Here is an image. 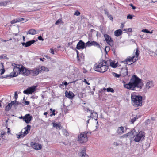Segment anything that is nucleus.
Returning <instances> with one entry per match:
<instances>
[{
  "instance_id": "1",
  "label": "nucleus",
  "mask_w": 157,
  "mask_h": 157,
  "mask_svg": "<svg viewBox=\"0 0 157 157\" xmlns=\"http://www.w3.org/2000/svg\"><path fill=\"white\" fill-rule=\"evenodd\" d=\"M126 88L136 91H139L142 88L143 83L142 80L136 75H133L132 77L129 82L124 85Z\"/></svg>"
},
{
  "instance_id": "2",
  "label": "nucleus",
  "mask_w": 157,
  "mask_h": 157,
  "mask_svg": "<svg viewBox=\"0 0 157 157\" xmlns=\"http://www.w3.org/2000/svg\"><path fill=\"white\" fill-rule=\"evenodd\" d=\"M30 74V70L27 69L22 65H17V66L13 68V71L10 74V76L12 77H16L19 74L28 76Z\"/></svg>"
},
{
  "instance_id": "3",
  "label": "nucleus",
  "mask_w": 157,
  "mask_h": 157,
  "mask_svg": "<svg viewBox=\"0 0 157 157\" xmlns=\"http://www.w3.org/2000/svg\"><path fill=\"white\" fill-rule=\"evenodd\" d=\"M108 68V65H107L106 61L105 60L101 62L98 65H95L94 67L96 71L102 73L106 71Z\"/></svg>"
},
{
  "instance_id": "4",
  "label": "nucleus",
  "mask_w": 157,
  "mask_h": 157,
  "mask_svg": "<svg viewBox=\"0 0 157 157\" xmlns=\"http://www.w3.org/2000/svg\"><path fill=\"white\" fill-rule=\"evenodd\" d=\"M131 98L132 103L134 105H142V97L141 96L132 94Z\"/></svg>"
},
{
  "instance_id": "5",
  "label": "nucleus",
  "mask_w": 157,
  "mask_h": 157,
  "mask_svg": "<svg viewBox=\"0 0 157 157\" xmlns=\"http://www.w3.org/2000/svg\"><path fill=\"white\" fill-rule=\"evenodd\" d=\"M145 137L144 133L142 131H140L136 135L134 140L136 142H139L140 140H143Z\"/></svg>"
},
{
  "instance_id": "6",
  "label": "nucleus",
  "mask_w": 157,
  "mask_h": 157,
  "mask_svg": "<svg viewBox=\"0 0 157 157\" xmlns=\"http://www.w3.org/2000/svg\"><path fill=\"white\" fill-rule=\"evenodd\" d=\"M78 141L81 143H83L86 142L88 141V138L86 134L83 132L81 133L78 136Z\"/></svg>"
},
{
  "instance_id": "7",
  "label": "nucleus",
  "mask_w": 157,
  "mask_h": 157,
  "mask_svg": "<svg viewBox=\"0 0 157 157\" xmlns=\"http://www.w3.org/2000/svg\"><path fill=\"white\" fill-rule=\"evenodd\" d=\"M37 86H33L30 87H28L26 90L23 91V93L26 94H32V93L34 92L36 90V89Z\"/></svg>"
},
{
  "instance_id": "8",
  "label": "nucleus",
  "mask_w": 157,
  "mask_h": 157,
  "mask_svg": "<svg viewBox=\"0 0 157 157\" xmlns=\"http://www.w3.org/2000/svg\"><path fill=\"white\" fill-rule=\"evenodd\" d=\"M104 37L107 43L110 46H113L114 45L113 41L111 37L107 34H105Z\"/></svg>"
},
{
  "instance_id": "9",
  "label": "nucleus",
  "mask_w": 157,
  "mask_h": 157,
  "mask_svg": "<svg viewBox=\"0 0 157 157\" xmlns=\"http://www.w3.org/2000/svg\"><path fill=\"white\" fill-rule=\"evenodd\" d=\"M92 46H96L98 48H101L99 44L96 41H89L86 43V47H90Z\"/></svg>"
},
{
  "instance_id": "10",
  "label": "nucleus",
  "mask_w": 157,
  "mask_h": 157,
  "mask_svg": "<svg viewBox=\"0 0 157 157\" xmlns=\"http://www.w3.org/2000/svg\"><path fill=\"white\" fill-rule=\"evenodd\" d=\"M86 47V44H85L82 40H80L77 43L76 48L79 50L81 49H83Z\"/></svg>"
},
{
  "instance_id": "11",
  "label": "nucleus",
  "mask_w": 157,
  "mask_h": 157,
  "mask_svg": "<svg viewBox=\"0 0 157 157\" xmlns=\"http://www.w3.org/2000/svg\"><path fill=\"white\" fill-rule=\"evenodd\" d=\"M32 117L30 114H26L25 116L23 117L22 119L27 124L29 123L32 120Z\"/></svg>"
},
{
  "instance_id": "12",
  "label": "nucleus",
  "mask_w": 157,
  "mask_h": 157,
  "mask_svg": "<svg viewBox=\"0 0 157 157\" xmlns=\"http://www.w3.org/2000/svg\"><path fill=\"white\" fill-rule=\"evenodd\" d=\"M31 145L33 148L36 150H40L42 148L41 145L38 143H33V144L31 143Z\"/></svg>"
},
{
  "instance_id": "13",
  "label": "nucleus",
  "mask_w": 157,
  "mask_h": 157,
  "mask_svg": "<svg viewBox=\"0 0 157 157\" xmlns=\"http://www.w3.org/2000/svg\"><path fill=\"white\" fill-rule=\"evenodd\" d=\"M31 73L34 76H36L40 72V70H39L38 67L34 68L30 71Z\"/></svg>"
},
{
  "instance_id": "14",
  "label": "nucleus",
  "mask_w": 157,
  "mask_h": 157,
  "mask_svg": "<svg viewBox=\"0 0 157 157\" xmlns=\"http://www.w3.org/2000/svg\"><path fill=\"white\" fill-rule=\"evenodd\" d=\"M35 41L34 40L29 41L26 42H23L22 43V44L23 46H25V47H28L30 46L32 44L35 43Z\"/></svg>"
},
{
  "instance_id": "15",
  "label": "nucleus",
  "mask_w": 157,
  "mask_h": 157,
  "mask_svg": "<svg viewBox=\"0 0 157 157\" xmlns=\"http://www.w3.org/2000/svg\"><path fill=\"white\" fill-rule=\"evenodd\" d=\"M65 95L66 97L70 99H72L74 96V94L73 93L70 91L68 92L66 91L65 92Z\"/></svg>"
},
{
  "instance_id": "16",
  "label": "nucleus",
  "mask_w": 157,
  "mask_h": 157,
  "mask_svg": "<svg viewBox=\"0 0 157 157\" xmlns=\"http://www.w3.org/2000/svg\"><path fill=\"white\" fill-rule=\"evenodd\" d=\"M31 128V126L29 125H27V126L24 128L25 129V131L23 132V135L22 134V136L23 137L26 135L29 132Z\"/></svg>"
},
{
  "instance_id": "17",
  "label": "nucleus",
  "mask_w": 157,
  "mask_h": 157,
  "mask_svg": "<svg viewBox=\"0 0 157 157\" xmlns=\"http://www.w3.org/2000/svg\"><path fill=\"white\" fill-rule=\"evenodd\" d=\"M135 56H133L132 57L128 58L125 60L122 61V62L126 64H128V61L131 62L132 61L133 62V61L135 60Z\"/></svg>"
},
{
  "instance_id": "18",
  "label": "nucleus",
  "mask_w": 157,
  "mask_h": 157,
  "mask_svg": "<svg viewBox=\"0 0 157 157\" xmlns=\"http://www.w3.org/2000/svg\"><path fill=\"white\" fill-rule=\"evenodd\" d=\"M86 148H84L81 151L79 155L81 157H88V155L86 153Z\"/></svg>"
},
{
  "instance_id": "19",
  "label": "nucleus",
  "mask_w": 157,
  "mask_h": 157,
  "mask_svg": "<svg viewBox=\"0 0 157 157\" xmlns=\"http://www.w3.org/2000/svg\"><path fill=\"white\" fill-rule=\"evenodd\" d=\"M124 132V129L123 127L121 126L118 128L117 133L118 134L121 135Z\"/></svg>"
},
{
  "instance_id": "20",
  "label": "nucleus",
  "mask_w": 157,
  "mask_h": 157,
  "mask_svg": "<svg viewBox=\"0 0 157 157\" xmlns=\"http://www.w3.org/2000/svg\"><path fill=\"white\" fill-rule=\"evenodd\" d=\"M39 32V31H37L34 29H31L28 31L27 34H30L34 35L38 33Z\"/></svg>"
},
{
  "instance_id": "21",
  "label": "nucleus",
  "mask_w": 157,
  "mask_h": 157,
  "mask_svg": "<svg viewBox=\"0 0 157 157\" xmlns=\"http://www.w3.org/2000/svg\"><path fill=\"white\" fill-rule=\"evenodd\" d=\"M129 133V138H134L136 135V132L135 130H133L130 132H128Z\"/></svg>"
},
{
  "instance_id": "22",
  "label": "nucleus",
  "mask_w": 157,
  "mask_h": 157,
  "mask_svg": "<svg viewBox=\"0 0 157 157\" xmlns=\"http://www.w3.org/2000/svg\"><path fill=\"white\" fill-rule=\"evenodd\" d=\"M146 88L149 89L150 88H151L154 86L153 82L152 81H149L147 82L146 85Z\"/></svg>"
},
{
  "instance_id": "23",
  "label": "nucleus",
  "mask_w": 157,
  "mask_h": 157,
  "mask_svg": "<svg viewBox=\"0 0 157 157\" xmlns=\"http://www.w3.org/2000/svg\"><path fill=\"white\" fill-rule=\"evenodd\" d=\"M139 54V51L138 48H137L136 52H135V54L134 55L135 56V60L133 61V62H135L138 59V56Z\"/></svg>"
},
{
  "instance_id": "24",
  "label": "nucleus",
  "mask_w": 157,
  "mask_h": 157,
  "mask_svg": "<svg viewBox=\"0 0 157 157\" xmlns=\"http://www.w3.org/2000/svg\"><path fill=\"white\" fill-rule=\"evenodd\" d=\"M122 33V32L121 29H118L114 32L115 35L117 37L119 36Z\"/></svg>"
},
{
  "instance_id": "25",
  "label": "nucleus",
  "mask_w": 157,
  "mask_h": 157,
  "mask_svg": "<svg viewBox=\"0 0 157 157\" xmlns=\"http://www.w3.org/2000/svg\"><path fill=\"white\" fill-rule=\"evenodd\" d=\"M52 124H53V127L56 128V129H60L62 128V127L61 125L60 124H59L58 123H53Z\"/></svg>"
},
{
  "instance_id": "26",
  "label": "nucleus",
  "mask_w": 157,
  "mask_h": 157,
  "mask_svg": "<svg viewBox=\"0 0 157 157\" xmlns=\"http://www.w3.org/2000/svg\"><path fill=\"white\" fill-rule=\"evenodd\" d=\"M12 103L15 109L17 108L18 106L19 105H21V103L19 102L18 101H17L16 100L12 101Z\"/></svg>"
},
{
  "instance_id": "27",
  "label": "nucleus",
  "mask_w": 157,
  "mask_h": 157,
  "mask_svg": "<svg viewBox=\"0 0 157 157\" xmlns=\"http://www.w3.org/2000/svg\"><path fill=\"white\" fill-rule=\"evenodd\" d=\"M121 74L123 76H125L128 75V70L127 68L123 69L121 71Z\"/></svg>"
},
{
  "instance_id": "28",
  "label": "nucleus",
  "mask_w": 157,
  "mask_h": 157,
  "mask_svg": "<svg viewBox=\"0 0 157 157\" xmlns=\"http://www.w3.org/2000/svg\"><path fill=\"white\" fill-rule=\"evenodd\" d=\"M13 105L12 101L11 103H9L8 105L6 107V111H8L10 110L11 108V107Z\"/></svg>"
},
{
  "instance_id": "29",
  "label": "nucleus",
  "mask_w": 157,
  "mask_h": 157,
  "mask_svg": "<svg viewBox=\"0 0 157 157\" xmlns=\"http://www.w3.org/2000/svg\"><path fill=\"white\" fill-rule=\"evenodd\" d=\"M117 63H115V62L113 61V62L110 63V66L113 68H116L117 66Z\"/></svg>"
},
{
  "instance_id": "30",
  "label": "nucleus",
  "mask_w": 157,
  "mask_h": 157,
  "mask_svg": "<svg viewBox=\"0 0 157 157\" xmlns=\"http://www.w3.org/2000/svg\"><path fill=\"white\" fill-rule=\"evenodd\" d=\"M85 111H86L87 112H90V116L89 117H92V118H93V117L92 116V115L93 114V112L94 111H93L92 110H90V109L89 108H86V109L85 110Z\"/></svg>"
},
{
  "instance_id": "31",
  "label": "nucleus",
  "mask_w": 157,
  "mask_h": 157,
  "mask_svg": "<svg viewBox=\"0 0 157 157\" xmlns=\"http://www.w3.org/2000/svg\"><path fill=\"white\" fill-rule=\"evenodd\" d=\"M62 132L63 134L66 136H67L69 135L68 132L65 129H63L62 130Z\"/></svg>"
},
{
  "instance_id": "32",
  "label": "nucleus",
  "mask_w": 157,
  "mask_h": 157,
  "mask_svg": "<svg viewBox=\"0 0 157 157\" xmlns=\"http://www.w3.org/2000/svg\"><path fill=\"white\" fill-rule=\"evenodd\" d=\"M107 91L108 92H110L113 93L114 92V90L112 88L110 87H109L106 89Z\"/></svg>"
},
{
  "instance_id": "33",
  "label": "nucleus",
  "mask_w": 157,
  "mask_h": 157,
  "mask_svg": "<svg viewBox=\"0 0 157 157\" xmlns=\"http://www.w3.org/2000/svg\"><path fill=\"white\" fill-rule=\"evenodd\" d=\"M8 2V1H5L2 2H1V3H0V6H5L7 5Z\"/></svg>"
},
{
  "instance_id": "34",
  "label": "nucleus",
  "mask_w": 157,
  "mask_h": 157,
  "mask_svg": "<svg viewBox=\"0 0 157 157\" xmlns=\"http://www.w3.org/2000/svg\"><path fill=\"white\" fill-rule=\"evenodd\" d=\"M112 74L114 76L117 78H119L121 76V75L118 74L115 72H113Z\"/></svg>"
},
{
  "instance_id": "35",
  "label": "nucleus",
  "mask_w": 157,
  "mask_h": 157,
  "mask_svg": "<svg viewBox=\"0 0 157 157\" xmlns=\"http://www.w3.org/2000/svg\"><path fill=\"white\" fill-rule=\"evenodd\" d=\"M39 70H40V72L42 71H45L46 70V67L44 66H41L40 68L38 67Z\"/></svg>"
},
{
  "instance_id": "36",
  "label": "nucleus",
  "mask_w": 157,
  "mask_h": 157,
  "mask_svg": "<svg viewBox=\"0 0 157 157\" xmlns=\"http://www.w3.org/2000/svg\"><path fill=\"white\" fill-rule=\"evenodd\" d=\"M16 19L17 22H20L24 20V19L22 18H16Z\"/></svg>"
},
{
  "instance_id": "37",
  "label": "nucleus",
  "mask_w": 157,
  "mask_h": 157,
  "mask_svg": "<svg viewBox=\"0 0 157 157\" xmlns=\"http://www.w3.org/2000/svg\"><path fill=\"white\" fill-rule=\"evenodd\" d=\"M132 29L131 28H129L128 29H123L122 30L123 31H126L128 32H130L132 31Z\"/></svg>"
},
{
  "instance_id": "38",
  "label": "nucleus",
  "mask_w": 157,
  "mask_h": 157,
  "mask_svg": "<svg viewBox=\"0 0 157 157\" xmlns=\"http://www.w3.org/2000/svg\"><path fill=\"white\" fill-rule=\"evenodd\" d=\"M93 114L92 115V117H98V114L96 112H95L94 111L93 112ZM94 118V117H93Z\"/></svg>"
},
{
  "instance_id": "39",
  "label": "nucleus",
  "mask_w": 157,
  "mask_h": 157,
  "mask_svg": "<svg viewBox=\"0 0 157 157\" xmlns=\"http://www.w3.org/2000/svg\"><path fill=\"white\" fill-rule=\"evenodd\" d=\"M62 20L61 19H59L57 20L55 23L56 25H58L59 23L62 22Z\"/></svg>"
},
{
  "instance_id": "40",
  "label": "nucleus",
  "mask_w": 157,
  "mask_h": 157,
  "mask_svg": "<svg viewBox=\"0 0 157 157\" xmlns=\"http://www.w3.org/2000/svg\"><path fill=\"white\" fill-rule=\"evenodd\" d=\"M0 135V136H5V135H6V133L5 132L2 130L1 131Z\"/></svg>"
},
{
  "instance_id": "41",
  "label": "nucleus",
  "mask_w": 157,
  "mask_h": 157,
  "mask_svg": "<svg viewBox=\"0 0 157 157\" xmlns=\"http://www.w3.org/2000/svg\"><path fill=\"white\" fill-rule=\"evenodd\" d=\"M129 134L128 133L127 134H125L124 135H123L121 136V137L123 138H126L127 137H129V136H128Z\"/></svg>"
},
{
  "instance_id": "42",
  "label": "nucleus",
  "mask_w": 157,
  "mask_h": 157,
  "mask_svg": "<svg viewBox=\"0 0 157 157\" xmlns=\"http://www.w3.org/2000/svg\"><path fill=\"white\" fill-rule=\"evenodd\" d=\"M5 72V70L4 69H0V74L2 75Z\"/></svg>"
},
{
  "instance_id": "43",
  "label": "nucleus",
  "mask_w": 157,
  "mask_h": 157,
  "mask_svg": "<svg viewBox=\"0 0 157 157\" xmlns=\"http://www.w3.org/2000/svg\"><path fill=\"white\" fill-rule=\"evenodd\" d=\"M113 144L114 145L116 146H119L121 145V144H120L119 143L116 142H114L113 143Z\"/></svg>"
},
{
  "instance_id": "44",
  "label": "nucleus",
  "mask_w": 157,
  "mask_h": 157,
  "mask_svg": "<svg viewBox=\"0 0 157 157\" xmlns=\"http://www.w3.org/2000/svg\"><path fill=\"white\" fill-rule=\"evenodd\" d=\"M85 134H86V137L88 135H90L91 134V133L90 132H87V131H85L83 132Z\"/></svg>"
},
{
  "instance_id": "45",
  "label": "nucleus",
  "mask_w": 157,
  "mask_h": 157,
  "mask_svg": "<svg viewBox=\"0 0 157 157\" xmlns=\"http://www.w3.org/2000/svg\"><path fill=\"white\" fill-rule=\"evenodd\" d=\"M80 14V12L78 11H76L75 12L74 14V15H76V16H79Z\"/></svg>"
},
{
  "instance_id": "46",
  "label": "nucleus",
  "mask_w": 157,
  "mask_h": 157,
  "mask_svg": "<svg viewBox=\"0 0 157 157\" xmlns=\"http://www.w3.org/2000/svg\"><path fill=\"white\" fill-rule=\"evenodd\" d=\"M110 50L109 47V46H106L105 48V52L107 53Z\"/></svg>"
},
{
  "instance_id": "47",
  "label": "nucleus",
  "mask_w": 157,
  "mask_h": 157,
  "mask_svg": "<svg viewBox=\"0 0 157 157\" xmlns=\"http://www.w3.org/2000/svg\"><path fill=\"white\" fill-rule=\"evenodd\" d=\"M142 32L146 33H148L149 32V31L146 29H144L142 30Z\"/></svg>"
},
{
  "instance_id": "48",
  "label": "nucleus",
  "mask_w": 157,
  "mask_h": 157,
  "mask_svg": "<svg viewBox=\"0 0 157 157\" xmlns=\"http://www.w3.org/2000/svg\"><path fill=\"white\" fill-rule=\"evenodd\" d=\"M17 21H16V19L11 21L10 22L12 24H14L15 23H17Z\"/></svg>"
},
{
  "instance_id": "49",
  "label": "nucleus",
  "mask_w": 157,
  "mask_h": 157,
  "mask_svg": "<svg viewBox=\"0 0 157 157\" xmlns=\"http://www.w3.org/2000/svg\"><path fill=\"white\" fill-rule=\"evenodd\" d=\"M132 15L130 14H128L127 16V18L128 19H132Z\"/></svg>"
},
{
  "instance_id": "50",
  "label": "nucleus",
  "mask_w": 157,
  "mask_h": 157,
  "mask_svg": "<svg viewBox=\"0 0 157 157\" xmlns=\"http://www.w3.org/2000/svg\"><path fill=\"white\" fill-rule=\"evenodd\" d=\"M5 140V139L3 138V136H0V143H1Z\"/></svg>"
},
{
  "instance_id": "51",
  "label": "nucleus",
  "mask_w": 157,
  "mask_h": 157,
  "mask_svg": "<svg viewBox=\"0 0 157 157\" xmlns=\"http://www.w3.org/2000/svg\"><path fill=\"white\" fill-rule=\"evenodd\" d=\"M17 98H18L17 94V92H15V94H14V98L15 99V100H16H16Z\"/></svg>"
},
{
  "instance_id": "52",
  "label": "nucleus",
  "mask_w": 157,
  "mask_h": 157,
  "mask_svg": "<svg viewBox=\"0 0 157 157\" xmlns=\"http://www.w3.org/2000/svg\"><path fill=\"white\" fill-rule=\"evenodd\" d=\"M17 137L18 138H19L21 137H23V136H22V134H21L20 135H17Z\"/></svg>"
},
{
  "instance_id": "53",
  "label": "nucleus",
  "mask_w": 157,
  "mask_h": 157,
  "mask_svg": "<svg viewBox=\"0 0 157 157\" xmlns=\"http://www.w3.org/2000/svg\"><path fill=\"white\" fill-rule=\"evenodd\" d=\"M38 39L40 40L43 41L44 40V39L42 38L41 36H39L38 37Z\"/></svg>"
},
{
  "instance_id": "54",
  "label": "nucleus",
  "mask_w": 157,
  "mask_h": 157,
  "mask_svg": "<svg viewBox=\"0 0 157 157\" xmlns=\"http://www.w3.org/2000/svg\"><path fill=\"white\" fill-rule=\"evenodd\" d=\"M136 118H133L131 120V122L133 124L134 122L136 121Z\"/></svg>"
},
{
  "instance_id": "55",
  "label": "nucleus",
  "mask_w": 157,
  "mask_h": 157,
  "mask_svg": "<svg viewBox=\"0 0 157 157\" xmlns=\"http://www.w3.org/2000/svg\"><path fill=\"white\" fill-rule=\"evenodd\" d=\"M55 110L54 109L52 110V114H51L50 116L52 117V116L54 115L55 116Z\"/></svg>"
},
{
  "instance_id": "56",
  "label": "nucleus",
  "mask_w": 157,
  "mask_h": 157,
  "mask_svg": "<svg viewBox=\"0 0 157 157\" xmlns=\"http://www.w3.org/2000/svg\"><path fill=\"white\" fill-rule=\"evenodd\" d=\"M150 120H149V119L147 120L146 121H145L146 124H150Z\"/></svg>"
},
{
  "instance_id": "57",
  "label": "nucleus",
  "mask_w": 157,
  "mask_h": 157,
  "mask_svg": "<svg viewBox=\"0 0 157 157\" xmlns=\"http://www.w3.org/2000/svg\"><path fill=\"white\" fill-rule=\"evenodd\" d=\"M6 56L5 55H2L0 56V58L4 59L6 58Z\"/></svg>"
},
{
  "instance_id": "58",
  "label": "nucleus",
  "mask_w": 157,
  "mask_h": 157,
  "mask_svg": "<svg viewBox=\"0 0 157 157\" xmlns=\"http://www.w3.org/2000/svg\"><path fill=\"white\" fill-rule=\"evenodd\" d=\"M104 11L105 12V13L108 16V15H109V12L107 11V9H105L104 10Z\"/></svg>"
},
{
  "instance_id": "59",
  "label": "nucleus",
  "mask_w": 157,
  "mask_h": 157,
  "mask_svg": "<svg viewBox=\"0 0 157 157\" xmlns=\"http://www.w3.org/2000/svg\"><path fill=\"white\" fill-rule=\"evenodd\" d=\"M107 16L108 17V18H109V19L111 20H112L113 19V18L112 17L111 15H108Z\"/></svg>"
},
{
  "instance_id": "60",
  "label": "nucleus",
  "mask_w": 157,
  "mask_h": 157,
  "mask_svg": "<svg viewBox=\"0 0 157 157\" xmlns=\"http://www.w3.org/2000/svg\"><path fill=\"white\" fill-rule=\"evenodd\" d=\"M130 5L132 7V8L133 9L135 10L136 8V7L134 6L132 4H131Z\"/></svg>"
},
{
  "instance_id": "61",
  "label": "nucleus",
  "mask_w": 157,
  "mask_h": 157,
  "mask_svg": "<svg viewBox=\"0 0 157 157\" xmlns=\"http://www.w3.org/2000/svg\"><path fill=\"white\" fill-rule=\"evenodd\" d=\"M62 84H63L65 86H67L68 85V83L65 81H63L62 82Z\"/></svg>"
},
{
  "instance_id": "62",
  "label": "nucleus",
  "mask_w": 157,
  "mask_h": 157,
  "mask_svg": "<svg viewBox=\"0 0 157 157\" xmlns=\"http://www.w3.org/2000/svg\"><path fill=\"white\" fill-rule=\"evenodd\" d=\"M50 53L52 54H54V50L53 49H50Z\"/></svg>"
},
{
  "instance_id": "63",
  "label": "nucleus",
  "mask_w": 157,
  "mask_h": 157,
  "mask_svg": "<svg viewBox=\"0 0 157 157\" xmlns=\"http://www.w3.org/2000/svg\"><path fill=\"white\" fill-rule=\"evenodd\" d=\"M25 105H28L29 104V101H27L25 100Z\"/></svg>"
},
{
  "instance_id": "64",
  "label": "nucleus",
  "mask_w": 157,
  "mask_h": 157,
  "mask_svg": "<svg viewBox=\"0 0 157 157\" xmlns=\"http://www.w3.org/2000/svg\"><path fill=\"white\" fill-rule=\"evenodd\" d=\"M87 72V71L85 68H84L83 70V72L84 73H85Z\"/></svg>"
}]
</instances>
